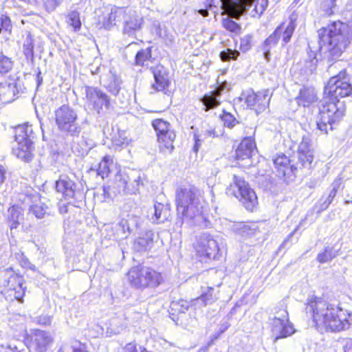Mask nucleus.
I'll return each instance as SVG.
<instances>
[{"label": "nucleus", "mask_w": 352, "mask_h": 352, "mask_svg": "<svg viewBox=\"0 0 352 352\" xmlns=\"http://www.w3.org/2000/svg\"><path fill=\"white\" fill-rule=\"evenodd\" d=\"M154 232L146 230L142 232L134 241L133 248L137 252H144L153 245Z\"/></svg>", "instance_id": "nucleus-28"}, {"label": "nucleus", "mask_w": 352, "mask_h": 352, "mask_svg": "<svg viewBox=\"0 0 352 352\" xmlns=\"http://www.w3.org/2000/svg\"><path fill=\"white\" fill-rule=\"evenodd\" d=\"M195 250L197 255L204 261L217 258L219 247L214 236L204 232L199 236Z\"/></svg>", "instance_id": "nucleus-17"}, {"label": "nucleus", "mask_w": 352, "mask_h": 352, "mask_svg": "<svg viewBox=\"0 0 352 352\" xmlns=\"http://www.w3.org/2000/svg\"><path fill=\"white\" fill-rule=\"evenodd\" d=\"M7 219L10 230L16 229L23 220V209L16 205L11 206L7 211Z\"/></svg>", "instance_id": "nucleus-30"}, {"label": "nucleus", "mask_w": 352, "mask_h": 352, "mask_svg": "<svg viewBox=\"0 0 352 352\" xmlns=\"http://www.w3.org/2000/svg\"><path fill=\"white\" fill-rule=\"evenodd\" d=\"M97 325V334H103L104 329L107 334H118L126 328V321L124 314L120 313L111 317L108 322H98Z\"/></svg>", "instance_id": "nucleus-20"}, {"label": "nucleus", "mask_w": 352, "mask_h": 352, "mask_svg": "<svg viewBox=\"0 0 352 352\" xmlns=\"http://www.w3.org/2000/svg\"><path fill=\"white\" fill-rule=\"evenodd\" d=\"M86 349L85 344L79 343V346H73V352H85Z\"/></svg>", "instance_id": "nucleus-61"}, {"label": "nucleus", "mask_w": 352, "mask_h": 352, "mask_svg": "<svg viewBox=\"0 0 352 352\" xmlns=\"http://www.w3.org/2000/svg\"><path fill=\"white\" fill-rule=\"evenodd\" d=\"M101 69L100 59L96 58L95 64L89 65V72L95 76L101 73Z\"/></svg>", "instance_id": "nucleus-52"}, {"label": "nucleus", "mask_w": 352, "mask_h": 352, "mask_svg": "<svg viewBox=\"0 0 352 352\" xmlns=\"http://www.w3.org/2000/svg\"><path fill=\"white\" fill-rule=\"evenodd\" d=\"M36 80L37 87H39L43 82V77L41 76V72L40 70L37 73Z\"/></svg>", "instance_id": "nucleus-64"}, {"label": "nucleus", "mask_w": 352, "mask_h": 352, "mask_svg": "<svg viewBox=\"0 0 352 352\" xmlns=\"http://www.w3.org/2000/svg\"><path fill=\"white\" fill-rule=\"evenodd\" d=\"M51 318L49 316H41L38 320V322L43 325H50L51 324Z\"/></svg>", "instance_id": "nucleus-59"}, {"label": "nucleus", "mask_w": 352, "mask_h": 352, "mask_svg": "<svg viewBox=\"0 0 352 352\" xmlns=\"http://www.w3.org/2000/svg\"><path fill=\"white\" fill-rule=\"evenodd\" d=\"M205 7V9L199 10L198 12L204 16H208V10H212V8L214 7L213 0H206Z\"/></svg>", "instance_id": "nucleus-54"}, {"label": "nucleus", "mask_w": 352, "mask_h": 352, "mask_svg": "<svg viewBox=\"0 0 352 352\" xmlns=\"http://www.w3.org/2000/svg\"><path fill=\"white\" fill-rule=\"evenodd\" d=\"M311 140L308 136H303L298 146L297 154L300 153H314L311 148Z\"/></svg>", "instance_id": "nucleus-43"}, {"label": "nucleus", "mask_w": 352, "mask_h": 352, "mask_svg": "<svg viewBox=\"0 0 352 352\" xmlns=\"http://www.w3.org/2000/svg\"><path fill=\"white\" fill-rule=\"evenodd\" d=\"M152 126L157 133L160 150H167L171 153L176 134L170 124L164 120L156 119L152 122Z\"/></svg>", "instance_id": "nucleus-14"}, {"label": "nucleus", "mask_w": 352, "mask_h": 352, "mask_svg": "<svg viewBox=\"0 0 352 352\" xmlns=\"http://www.w3.org/2000/svg\"><path fill=\"white\" fill-rule=\"evenodd\" d=\"M56 123L62 131L69 132L71 134L78 133L79 128L77 126L76 113L69 106L62 105L55 111Z\"/></svg>", "instance_id": "nucleus-16"}, {"label": "nucleus", "mask_w": 352, "mask_h": 352, "mask_svg": "<svg viewBox=\"0 0 352 352\" xmlns=\"http://www.w3.org/2000/svg\"><path fill=\"white\" fill-rule=\"evenodd\" d=\"M151 58V48L147 47L138 51L135 57V65L137 66H144Z\"/></svg>", "instance_id": "nucleus-37"}, {"label": "nucleus", "mask_w": 352, "mask_h": 352, "mask_svg": "<svg viewBox=\"0 0 352 352\" xmlns=\"http://www.w3.org/2000/svg\"><path fill=\"white\" fill-rule=\"evenodd\" d=\"M29 212L37 219H42L47 213V208L42 204L33 203L30 206Z\"/></svg>", "instance_id": "nucleus-40"}, {"label": "nucleus", "mask_w": 352, "mask_h": 352, "mask_svg": "<svg viewBox=\"0 0 352 352\" xmlns=\"http://www.w3.org/2000/svg\"><path fill=\"white\" fill-rule=\"evenodd\" d=\"M1 279L0 285L3 287L1 291L6 298L9 300H16L23 302L26 287L24 286V278L22 276L16 273L12 267H9L0 273Z\"/></svg>", "instance_id": "nucleus-10"}, {"label": "nucleus", "mask_w": 352, "mask_h": 352, "mask_svg": "<svg viewBox=\"0 0 352 352\" xmlns=\"http://www.w3.org/2000/svg\"><path fill=\"white\" fill-rule=\"evenodd\" d=\"M35 44L36 39L30 33H28L23 43V54L27 61L32 65H33L34 62V48Z\"/></svg>", "instance_id": "nucleus-32"}, {"label": "nucleus", "mask_w": 352, "mask_h": 352, "mask_svg": "<svg viewBox=\"0 0 352 352\" xmlns=\"http://www.w3.org/2000/svg\"><path fill=\"white\" fill-rule=\"evenodd\" d=\"M342 184V179L340 177L334 179L331 185V189L327 197L322 196L320 199V210H326L329 205L332 203L333 199L337 195L338 189L341 187Z\"/></svg>", "instance_id": "nucleus-31"}, {"label": "nucleus", "mask_w": 352, "mask_h": 352, "mask_svg": "<svg viewBox=\"0 0 352 352\" xmlns=\"http://www.w3.org/2000/svg\"><path fill=\"white\" fill-rule=\"evenodd\" d=\"M283 32V26L279 25L276 28L274 32L270 34L263 42L262 47H267L269 49H272L275 47L282 35Z\"/></svg>", "instance_id": "nucleus-36"}, {"label": "nucleus", "mask_w": 352, "mask_h": 352, "mask_svg": "<svg viewBox=\"0 0 352 352\" xmlns=\"http://www.w3.org/2000/svg\"><path fill=\"white\" fill-rule=\"evenodd\" d=\"M232 229L234 232L239 235H241V236L250 235L253 233L249 226L243 224L241 223L234 224Z\"/></svg>", "instance_id": "nucleus-45"}, {"label": "nucleus", "mask_w": 352, "mask_h": 352, "mask_svg": "<svg viewBox=\"0 0 352 352\" xmlns=\"http://www.w3.org/2000/svg\"><path fill=\"white\" fill-rule=\"evenodd\" d=\"M59 3V0H46L45 2L46 8L48 10H54Z\"/></svg>", "instance_id": "nucleus-57"}, {"label": "nucleus", "mask_w": 352, "mask_h": 352, "mask_svg": "<svg viewBox=\"0 0 352 352\" xmlns=\"http://www.w3.org/2000/svg\"><path fill=\"white\" fill-rule=\"evenodd\" d=\"M256 145L250 138H244L235 151L234 157L237 160H248L251 157Z\"/></svg>", "instance_id": "nucleus-26"}, {"label": "nucleus", "mask_w": 352, "mask_h": 352, "mask_svg": "<svg viewBox=\"0 0 352 352\" xmlns=\"http://www.w3.org/2000/svg\"><path fill=\"white\" fill-rule=\"evenodd\" d=\"M307 318L312 319L318 330L340 332L349 328L350 314L339 305L329 304L321 298L312 296L305 304Z\"/></svg>", "instance_id": "nucleus-3"}, {"label": "nucleus", "mask_w": 352, "mask_h": 352, "mask_svg": "<svg viewBox=\"0 0 352 352\" xmlns=\"http://www.w3.org/2000/svg\"><path fill=\"white\" fill-rule=\"evenodd\" d=\"M151 69L155 79L153 88L157 91H164L170 83L168 69L160 64L151 67Z\"/></svg>", "instance_id": "nucleus-23"}, {"label": "nucleus", "mask_w": 352, "mask_h": 352, "mask_svg": "<svg viewBox=\"0 0 352 352\" xmlns=\"http://www.w3.org/2000/svg\"><path fill=\"white\" fill-rule=\"evenodd\" d=\"M252 46V36L251 35H245L241 38L240 50L243 52H248Z\"/></svg>", "instance_id": "nucleus-50"}, {"label": "nucleus", "mask_w": 352, "mask_h": 352, "mask_svg": "<svg viewBox=\"0 0 352 352\" xmlns=\"http://www.w3.org/2000/svg\"><path fill=\"white\" fill-rule=\"evenodd\" d=\"M223 26L232 32L236 33L240 30V26L238 23L230 19H225L222 21Z\"/></svg>", "instance_id": "nucleus-51"}, {"label": "nucleus", "mask_w": 352, "mask_h": 352, "mask_svg": "<svg viewBox=\"0 0 352 352\" xmlns=\"http://www.w3.org/2000/svg\"><path fill=\"white\" fill-rule=\"evenodd\" d=\"M119 133V139H115L114 141L116 145H122L125 143H127V137L126 136L125 131L118 132Z\"/></svg>", "instance_id": "nucleus-56"}, {"label": "nucleus", "mask_w": 352, "mask_h": 352, "mask_svg": "<svg viewBox=\"0 0 352 352\" xmlns=\"http://www.w3.org/2000/svg\"><path fill=\"white\" fill-rule=\"evenodd\" d=\"M226 193L239 199L249 211H253L258 203L256 195L249 184L243 177L236 175L233 176L232 182L227 188Z\"/></svg>", "instance_id": "nucleus-11"}, {"label": "nucleus", "mask_w": 352, "mask_h": 352, "mask_svg": "<svg viewBox=\"0 0 352 352\" xmlns=\"http://www.w3.org/2000/svg\"><path fill=\"white\" fill-rule=\"evenodd\" d=\"M344 352H352V339H349L346 341L344 346Z\"/></svg>", "instance_id": "nucleus-60"}, {"label": "nucleus", "mask_w": 352, "mask_h": 352, "mask_svg": "<svg viewBox=\"0 0 352 352\" xmlns=\"http://www.w3.org/2000/svg\"><path fill=\"white\" fill-rule=\"evenodd\" d=\"M318 33L319 46H312L311 43L308 45L309 50L304 63L306 73L312 74L316 69L318 50L325 51L329 62L337 60L352 38L349 27L340 21L330 23L327 26L320 28Z\"/></svg>", "instance_id": "nucleus-2"}, {"label": "nucleus", "mask_w": 352, "mask_h": 352, "mask_svg": "<svg viewBox=\"0 0 352 352\" xmlns=\"http://www.w3.org/2000/svg\"><path fill=\"white\" fill-rule=\"evenodd\" d=\"M280 25L283 26V32L281 36H283V42L284 43L283 45H285L290 41L296 28V25L294 21H291L286 28L284 27L283 24H281Z\"/></svg>", "instance_id": "nucleus-42"}, {"label": "nucleus", "mask_w": 352, "mask_h": 352, "mask_svg": "<svg viewBox=\"0 0 352 352\" xmlns=\"http://www.w3.org/2000/svg\"><path fill=\"white\" fill-rule=\"evenodd\" d=\"M109 91L114 95L119 93L120 80L116 76H113V82L108 85Z\"/></svg>", "instance_id": "nucleus-53"}, {"label": "nucleus", "mask_w": 352, "mask_h": 352, "mask_svg": "<svg viewBox=\"0 0 352 352\" xmlns=\"http://www.w3.org/2000/svg\"><path fill=\"white\" fill-rule=\"evenodd\" d=\"M12 24L10 18L6 15H1L0 17V34L10 32Z\"/></svg>", "instance_id": "nucleus-48"}, {"label": "nucleus", "mask_w": 352, "mask_h": 352, "mask_svg": "<svg viewBox=\"0 0 352 352\" xmlns=\"http://www.w3.org/2000/svg\"><path fill=\"white\" fill-rule=\"evenodd\" d=\"M170 215L169 206L160 202L154 204L153 208L151 209L148 214L150 220L156 223H164L165 221L168 220Z\"/></svg>", "instance_id": "nucleus-24"}, {"label": "nucleus", "mask_w": 352, "mask_h": 352, "mask_svg": "<svg viewBox=\"0 0 352 352\" xmlns=\"http://www.w3.org/2000/svg\"><path fill=\"white\" fill-rule=\"evenodd\" d=\"M199 197V190L194 186L184 185L176 189L177 226L182 227L184 222L191 225L201 217L202 206Z\"/></svg>", "instance_id": "nucleus-5"}, {"label": "nucleus", "mask_w": 352, "mask_h": 352, "mask_svg": "<svg viewBox=\"0 0 352 352\" xmlns=\"http://www.w3.org/2000/svg\"><path fill=\"white\" fill-rule=\"evenodd\" d=\"M143 185V179L139 170H119L115 175L114 185L104 186L102 188L104 201L106 199H113L118 194H136Z\"/></svg>", "instance_id": "nucleus-6"}, {"label": "nucleus", "mask_w": 352, "mask_h": 352, "mask_svg": "<svg viewBox=\"0 0 352 352\" xmlns=\"http://www.w3.org/2000/svg\"><path fill=\"white\" fill-rule=\"evenodd\" d=\"M337 256L336 252L333 248L327 246L322 252L318 254L317 261L320 263H325L331 261Z\"/></svg>", "instance_id": "nucleus-39"}, {"label": "nucleus", "mask_w": 352, "mask_h": 352, "mask_svg": "<svg viewBox=\"0 0 352 352\" xmlns=\"http://www.w3.org/2000/svg\"><path fill=\"white\" fill-rule=\"evenodd\" d=\"M228 91V84L224 82L219 84L213 91L206 94L201 99L203 105L205 107L204 110L208 111L219 106L222 96L227 94Z\"/></svg>", "instance_id": "nucleus-21"}, {"label": "nucleus", "mask_w": 352, "mask_h": 352, "mask_svg": "<svg viewBox=\"0 0 352 352\" xmlns=\"http://www.w3.org/2000/svg\"><path fill=\"white\" fill-rule=\"evenodd\" d=\"M54 341V336L50 331L34 329L30 335V347L35 352H46Z\"/></svg>", "instance_id": "nucleus-19"}, {"label": "nucleus", "mask_w": 352, "mask_h": 352, "mask_svg": "<svg viewBox=\"0 0 352 352\" xmlns=\"http://www.w3.org/2000/svg\"><path fill=\"white\" fill-rule=\"evenodd\" d=\"M194 140L195 144L193 146V151L197 153L202 144L203 138H201V135L194 133Z\"/></svg>", "instance_id": "nucleus-55"}, {"label": "nucleus", "mask_w": 352, "mask_h": 352, "mask_svg": "<svg viewBox=\"0 0 352 352\" xmlns=\"http://www.w3.org/2000/svg\"><path fill=\"white\" fill-rule=\"evenodd\" d=\"M213 292L214 288L211 287H208L206 288V290L202 292L200 297L195 299V301H196V302L197 303L201 302L202 305H204L210 304L217 299Z\"/></svg>", "instance_id": "nucleus-38"}, {"label": "nucleus", "mask_w": 352, "mask_h": 352, "mask_svg": "<svg viewBox=\"0 0 352 352\" xmlns=\"http://www.w3.org/2000/svg\"><path fill=\"white\" fill-rule=\"evenodd\" d=\"M318 100L317 92L313 87H302L296 98V101L299 106L303 107H309Z\"/></svg>", "instance_id": "nucleus-25"}, {"label": "nucleus", "mask_w": 352, "mask_h": 352, "mask_svg": "<svg viewBox=\"0 0 352 352\" xmlns=\"http://www.w3.org/2000/svg\"><path fill=\"white\" fill-rule=\"evenodd\" d=\"M6 170L4 167L1 165H0V185L2 184L6 179L5 176Z\"/></svg>", "instance_id": "nucleus-63"}, {"label": "nucleus", "mask_w": 352, "mask_h": 352, "mask_svg": "<svg viewBox=\"0 0 352 352\" xmlns=\"http://www.w3.org/2000/svg\"><path fill=\"white\" fill-rule=\"evenodd\" d=\"M221 118L222 121L223 122L224 126L230 129L234 127L237 123H239V122L234 117V116L228 112H223Z\"/></svg>", "instance_id": "nucleus-47"}, {"label": "nucleus", "mask_w": 352, "mask_h": 352, "mask_svg": "<svg viewBox=\"0 0 352 352\" xmlns=\"http://www.w3.org/2000/svg\"><path fill=\"white\" fill-rule=\"evenodd\" d=\"M262 48V50L263 51V56H264V58L265 59L267 60V61H270V56H271V53H270V50L271 49H269L267 47H261Z\"/></svg>", "instance_id": "nucleus-62"}, {"label": "nucleus", "mask_w": 352, "mask_h": 352, "mask_svg": "<svg viewBox=\"0 0 352 352\" xmlns=\"http://www.w3.org/2000/svg\"><path fill=\"white\" fill-rule=\"evenodd\" d=\"M127 276L130 285L141 291L147 288L155 289L164 282L160 272L142 265L131 267Z\"/></svg>", "instance_id": "nucleus-8"}, {"label": "nucleus", "mask_w": 352, "mask_h": 352, "mask_svg": "<svg viewBox=\"0 0 352 352\" xmlns=\"http://www.w3.org/2000/svg\"><path fill=\"white\" fill-rule=\"evenodd\" d=\"M67 21L75 30L79 29L81 25L79 14L77 12H72L69 13L67 16Z\"/></svg>", "instance_id": "nucleus-46"}, {"label": "nucleus", "mask_w": 352, "mask_h": 352, "mask_svg": "<svg viewBox=\"0 0 352 352\" xmlns=\"http://www.w3.org/2000/svg\"><path fill=\"white\" fill-rule=\"evenodd\" d=\"M239 55V51L228 48L221 52L219 56L222 61H229L230 60H236Z\"/></svg>", "instance_id": "nucleus-44"}, {"label": "nucleus", "mask_w": 352, "mask_h": 352, "mask_svg": "<svg viewBox=\"0 0 352 352\" xmlns=\"http://www.w3.org/2000/svg\"><path fill=\"white\" fill-rule=\"evenodd\" d=\"M271 97L272 94L269 89L255 93L249 89L241 93L239 100L243 101L248 108L254 110L259 114L268 108Z\"/></svg>", "instance_id": "nucleus-13"}, {"label": "nucleus", "mask_w": 352, "mask_h": 352, "mask_svg": "<svg viewBox=\"0 0 352 352\" xmlns=\"http://www.w3.org/2000/svg\"><path fill=\"white\" fill-rule=\"evenodd\" d=\"M13 66L11 58L0 52V74H6L10 72Z\"/></svg>", "instance_id": "nucleus-41"}, {"label": "nucleus", "mask_w": 352, "mask_h": 352, "mask_svg": "<svg viewBox=\"0 0 352 352\" xmlns=\"http://www.w3.org/2000/svg\"><path fill=\"white\" fill-rule=\"evenodd\" d=\"M17 199L24 205L30 206L32 204L39 201V195L32 187H25L18 194Z\"/></svg>", "instance_id": "nucleus-33"}, {"label": "nucleus", "mask_w": 352, "mask_h": 352, "mask_svg": "<svg viewBox=\"0 0 352 352\" xmlns=\"http://www.w3.org/2000/svg\"><path fill=\"white\" fill-rule=\"evenodd\" d=\"M226 3L229 8L236 13L245 14L249 8L254 5V8L251 11L253 17L261 16L268 6V0H221Z\"/></svg>", "instance_id": "nucleus-15"}, {"label": "nucleus", "mask_w": 352, "mask_h": 352, "mask_svg": "<svg viewBox=\"0 0 352 352\" xmlns=\"http://www.w3.org/2000/svg\"><path fill=\"white\" fill-rule=\"evenodd\" d=\"M272 330L275 342L278 339L289 337L295 332L293 324L288 320V314L286 310L282 311L280 317H274Z\"/></svg>", "instance_id": "nucleus-18"}, {"label": "nucleus", "mask_w": 352, "mask_h": 352, "mask_svg": "<svg viewBox=\"0 0 352 352\" xmlns=\"http://www.w3.org/2000/svg\"><path fill=\"white\" fill-rule=\"evenodd\" d=\"M351 94L352 85L345 69L329 78L324 86L322 98L318 103L316 126L322 134H327L332 131L333 124L343 118L346 107L340 98Z\"/></svg>", "instance_id": "nucleus-1"}, {"label": "nucleus", "mask_w": 352, "mask_h": 352, "mask_svg": "<svg viewBox=\"0 0 352 352\" xmlns=\"http://www.w3.org/2000/svg\"><path fill=\"white\" fill-rule=\"evenodd\" d=\"M14 138L17 146L12 148V153L25 162H30L34 157L35 138L32 125L23 124L17 126L15 128Z\"/></svg>", "instance_id": "nucleus-9"}, {"label": "nucleus", "mask_w": 352, "mask_h": 352, "mask_svg": "<svg viewBox=\"0 0 352 352\" xmlns=\"http://www.w3.org/2000/svg\"><path fill=\"white\" fill-rule=\"evenodd\" d=\"M113 166L114 164L112 159L109 156H105L98 164L97 168H89V177H94L99 175L103 179L109 175Z\"/></svg>", "instance_id": "nucleus-29"}, {"label": "nucleus", "mask_w": 352, "mask_h": 352, "mask_svg": "<svg viewBox=\"0 0 352 352\" xmlns=\"http://www.w3.org/2000/svg\"><path fill=\"white\" fill-rule=\"evenodd\" d=\"M23 85L19 79L9 83H1L0 101L3 103H9L14 101L16 96L23 92Z\"/></svg>", "instance_id": "nucleus-22"}, {"label": "nucleus", "mask_w": 352, "mask_h": 352, "mask_svg": "<svg viewBox=\"0 0 352 352\" xmlns=\"http://www.w3.org/2000/svg\"><path fill=\"white\" fill-rule=\"evenodd\" d=\"M89 102H93L94 108L98 113L103 109V107L108 109L109 105V100L105 94L97 89H91V87H89Z\"/></svg>", "instance_id": "nucleus-27"}, {"label": "nucleus", "mask_w": 352, "mask_h": 352, "mask_svg": "<svg viewBox=\"0 0 352 352\" xmlns=\"http://www.w3.org/2000/svg\"><path fill=\"white\" fill-rule=\"evenodd\" d=\"M190 307V302L186 300L179 299L177 300H172L170 304V314L174 315L176 313H186Z\"/></svg>", "instance_id": "nucleus-35"}, {"label": "nucleus", "mask_w": 352, "mask_h": 352, "mask_svg": "<svg viewBox=\"0 0 352 352\" xmlns=\"http://www.w3.org/2000/svg\"><path fill=\"white\" fill-rule=\"evenodd\" d=\"M96 27L110 30L118 22H122V32L124 36L135 38L144 25L142 16L131 8L101 7L94 12Z\"/></svg>", "instance_id": "nucleus-4"}, {"label": "nucleus", "mask_w": 352, "mask_h": 352, "mask_svg": "<svg viewBox=\"0 0 352 352\" xmlns=\"http://www.w3.org/2000/svg\"><path fill=\"white\" fill-rule=\"evenodd\" d=\"M56 188L65 199L76 207L86 206V196L82 190L77 188V185L67 176H61L56 183Z\"/></svg>", "instance_id": "nucleus-12"}, {"label": "nucleus", "mask_w": 352, "mask_h": 352, "mask_svg": "<svg viewBox=\"0 0 352 352\" xmlns=\"http://www.w3.org/2000/svg\"><path fill=\"white\" fill-rule=\"evenodd\" d=\"M17 259L20 263V265L22 267L30 269V270H32L34 272L37 271V268L36 267V266L30 263L29 259L23 254V253L18 254Z\"/></svg>", "instance_id": "nucleus-49"}, {"label": "nucleus", "mask_w": 352, "mask_h": 352, "mask_svg": "<svg viewBox=\"0 0 352 352\" xmlns=\"http://www.w3.org/2000/svg\"><path fill=\"white\" fill-rule=\"evenodd\" d=\"M201 136H204V138H214L217 137L219 135L216 133L214 129H207L203 131L202 134H201Z\"/></svg>", "instance_id": "nucleus-58"}, {"label": "nucleus", "mask_w": 352, "mask_h": 352, "mask_svg": "<svg viewBox=\"0 0 352 352\" xmlns=\"http://www.w3.org/2000/svg\"><path fill=\"white\" fill-rule=\"evenodd\" d=\"M298 162L296 166L290 164V160L285 155H280L273 160L275 171L278 177L285 182L289 183L296 177L297 169L304 168L311 169L313 167L314 153L297 154Z\"/></svg>", "instance_id": "nucleus-7"}, {"label": "nucleus", "mask_w": 352, "mask_h": 352, "mask_svg": "<svg viewBox=\"0 0 352 352\" xmlns=\"http://www.w3.org/2000/svg\"><path fill=\"white\" fill-rule=\"evenodd\" d=\"M341 0H322L320 3V9L323 14L327 16L334 14L338 8V3Z\"/></svg>", "instance_id": "nucleus-34"}]
</instances>
